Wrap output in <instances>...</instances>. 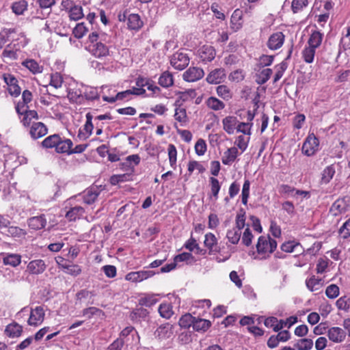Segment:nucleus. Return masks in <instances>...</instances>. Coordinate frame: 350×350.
<instances>
[{
  "instance_id": "1",
  "label": "nucleus",
  "mask_w": 350,
  "mask_h": 350,
  "mask_svg": "<svg viewBox=\"0 0 350 350\" xmlns=\"http://www.w3.org/2000/svg\"><path fill=\"white\" fill-rule=\"evenodd\" d=\"M87 50L91 55L97 58H103L109 55V47L101 42L99 34L94 31L88 36Z\"/></svg>"
},
{
  "instance_id": "2",
  "label": "nucleus",
  "mask_w": 350,
  "mask_h": 350,
  "mask_svg": "<svg viewBox=\"0 0 350 350\" xmlns=\"http://www.w3.org/2000/svg\"><path fill=\"white\" fill-rule=\"evenodd\" d=\"M23 315H29L27 324L29 326L38 327L40 325L44 320L45 311L41 306H36L34 308L28 306L23 308L17 314L16 317H19Z\"/></svg>"
},
{
  "instance_id": "3",
  "label": "nucleus",
  "mask_w": 350,
  "mask_h": 350,
  "mask_svg": "<svg viewBox=\"0 0 350 350\" xmlns=\"http://www.w3.org/2000/svg\"><path fill=\"white\" fill-rule=\"evenodd\" d=\"M277 241L269 236H260L256 244V250L258 254L269 256L277 247Z\"/></svg>"
},
{
  "instance_id": "4",
  "label": "nucleus",
  "mask_w": 350,
  "mask_h": 350,
  "mask_svg": "<svg viewBox=\"0 0 350 350\" xmlns=\"http://www.w3.org/2000/svg\"><path fill=\"white\" fill-rule=\"evenodd\" d=\"M319 146V139L314 133H310L303 144L301 150L305 155L310 157L318 151Z\"/></svg>"
},
{
  "instance_id": "5",
  "label": "nucleus",
  "mask_w": 350,
  "mask_h": 350,
  "mask_svg": "<svg viewBox=\"0 0 350 350\" xmlns=\"http://www.w3.org/2000/svg\"><path fill=\"white\" fill-rule=\"evenodd\" d=\"M190 59L187 53L183 51L174 53L170 57V64L176 70H183L189 64Z\"/></svg>"
},
{
  "instance_id": "6",
  "label": "nucleus",
  "mask_w": 350,
  "mask_h": 350,
  "mask_svg": "<svg viewBox=\"0 0 350 350\" xmlns=\"http://www.w3.org/2000/svg\"><path fill=\"white\" fill-rule=\"evenodd\" d=\"M3 79L8 85V90L12 96L17 97L21 94V88L18 85V80L12 75L5 73Z\"/></svg>"
},
{
  "instance_id": "7",
  "label": "nucleus",
  "mask_w": 350,
  "mask_h": 350,
  "mask_svg": "<svg viewBox=\"0 0 350 350\" xmlns=\"http://www.w3.org/2000/svg\"><path fill=\"white\" fill-rule=\"evenodd\" d=\"M154 274L155 272L153 271L141 270L138 271H132L126 275L125 279L132 282H140L152 277Z\"/></svg>"
},
{
  "instance_id": "8",
  "label": "nucleus",
  "mask_w": 350,
  "mask_h": 350,
  "mask_svg": "<svg viewBox=\"0 0 350 350\" xmlns=\"http://www.w3.org/2000/svg\"><path fill=\"white\" fill-rule=\"evenodd\" d=\"M204 75L203 69L198 67H190L183 75L185 81L194 82L201 79Z\"/></svg>"
},
{
  "instance_id": "9",
  "label": "nucleus",
  "mask_w": 350,
  "mask_h": 350,
  "mask_svg": "<svg viewBox=\"0 0 350 350\" xmlns=\"http://www.w3.org/2000/svg\"><path fill=\"white\" fill-rule=\"evenodd\" d=\"M198 54L200 60L206 63L215 59L216 51L214 47L211 45H203L198 49Z\"/></svg>"
},
{
  "instance_id": "10",
  "label": "nucleus",
  "mask_w": 350,
  "mask_h": 350,
  "mask_svg": "<svg viewBox=\"0 0 350 350\" xmlns=\"http://www.w3.org/2000/svg\"><path fill=\"white\" fill-rule=\"evenodd\" d=\"M226 77V72L224 68H215L211 71L206 77V81L210 84H219Z\"/></svg>"
},
{
  "instance_id": "11",
  "label": "nucleus",
  "mask_w": 350,
  "mask_h": 350,
  "mask_svg": "<svg viewBox=\"0 0 350 350\" xmlns=\"http://www.w3.org/2000/svg\"><path fill=\"white\" fill-rule=\"evenodd\" d=\"M83 85H76L70 88L68 91V98L70 102L77 104L83 103Z\"/></svg>"
},
{
  "instance_id": "12",
  "label": "nucleus",
  "mask_w": 350,
  "mask_h": 350,
  "mask_svg": "<svg viewBox=\"0 0 350 350\" xmlns=\"http://www.w3.org/2000/svg\"><path fill=\"white\" fill-rule=\"evenodd\" d=\"M284 35L282 32L278 31L271 34L267 42V46L271 50H277L284 44Z\"/></svg>"
},
{
  "instance_id": "13",
  "label": "nucleus",
  "mask_w": 350,
  "mask_h": 350,
  "mask_svg": "<svg viewBox=\"0 0 350 350\" xmlns=\"http://www.w3.org/2000/svg\"><path fill=\"white\" fill-rule=\"evenodd\" d=\"M327 336L334 342H341L346 337V332L340 327H332L327 331Z\"/></svg>"
},
{
  "instance_id": "14",
  "label": "nucleus",
  "mask_w": 350,
  "mask_h": 350,
  "mask_svg": "<svg viewBox=\"0 0 350 350\" xmlns=\"http://www.w3.org/2000/svg\"><path fill=\"white\" fill-rule=\"evenodd\" d=\"M46 126L40 122H33L30 128L29 134L36 139L44 136L47 133Z\"/></svg>"
},
{
  "instance_id": "15",
  "label": "nucleus",
  "mask_w": 350,
  "mask_h": 350,
  "mask_svg": "<svg viewBox=\"0 0 350 350\" xmlns=\"http://www.w3.org/2000/svg\"><path fill=\"white\" fill-rule=\"evenodd\" d=\"M173 334V325L169 323L161 325L154 332V336L159 339L170 338Z\"/></svg>"
},
{
  "instance_id": "16",
  "label": "nucleus",
  "mask_w": 350,
  "mask_h": 350,
  "mask_svg": "<svg viewBox=\"0 0 350 350\" xmlns=\"http://www.w3.org/2000/svg\"><path fill=\"white\" fill-rule=\"evenodd\" d=\"M131 98L132 92L129 90L118 92L115 96H108L105 94L102 96L103 100L109 103H113L117 100H129Z\"/></svg>"
},
{
  "instance_id": "17",
  "label": "nucleus",
  "mask_w": 350,
  "mask_h": 350,
  "mask_svg": "<svg viewBox=\"0 0 350 350\" xmlns=\"http://www.w3.org/2000/svg\"><path fill=\"white\" fill-rule=\"evenodd\" d=\"M336 174V166L334 164L325 167L321 174L320 184L327 185L332 180Z\"/></svg>"
},
{
  "instance_id": "18",
  "label": "nucleus",
  "mask_w": 350,
  "mask_h": 350,
  "mask_svg": "<svg viewBox=\"0 0 350 350\" xmlns=\"http://www.w3.org/2000/svg\"><path fill=\"white\" fill-rule=\"evenodd\" d=\"M45 269V262L41 259L31 260L27 267V271L31 274H40L44 272Z\"/></svg>"
},
{
  "instance_id": "19",
  "label": "nucleus",
  "mask_w": 350,
  "mask_h": 350,
  "mask_svg": "<svg viewBox=\"0 0 350 350\" xmlns=\"http://www.w3.org/2000/svg\"><path fill=\"white\" fill-rule=\"evenodd\" d=\"M241 154L237 147H231L224 152L221 161L223 164L230 165L234 163L239 155Z\"/></svg>"
},
{
  "instance_id": "20",
  "label": "nucleus",
  "mask_w": 350,
  "mask_h": 350,
  "mask_svg": "<svg viewBox=\"0 0 350 350\" xmlns=\"http://www.w3.org/2000/svg\"><path fill=\"white\" fill-rule=\"evenodd\" d=\"M306 285L307 288L311 292L319 291L323 286L324 280L322 278H319L312 275L306 278Z\"/></svg>"
},
{
  "instance_id": "21",
  "label": "nucleus",
  "mask_w": 350,
  "mask_h": 350,
  "mask_svg": "<svg viewBox=\"0 0 350 350\" xmlns=\"http://www.w3.org/2000/svg\"><path fill=\"white\" fill-rule=\"evenodd\" d=\"M27 223L30 228L38 230L44 228L46 226L47 221L44 215H42L29 218Z\"/></svg>"
},
{
  "instance_id": "22",
  "label": "nucleus",
  "mask_w": 350,
  "mask_h": 350,
  "mask_svg": "<svg viewBox=\"0 0 350 350\" xmlns=\"http://www.w3.org/2000/svg\"><path fill=\"white\" fill-rule=\"evenodd\" d=\"M23 332V327L16 322L8 324L5 329V334L9 338H18Z\"/></svg>"
},
{
  "instance_id": "23",
  "label": "nucleus",
  "mask_w": 350,
  "mask_h": 350,
  "mask_svg": "<svg viewBox=\"0 0 350 350\" xmlns=\"http://www.w3.org/2000/svg\"><path fill=\"white\" fill-rule=\"evenodd\" d=\"M144 23L137 14H129L127 18V26L131 30L138 31L143 27Z\"/></svg>"
},
{
  "instance_id": "24",
  "label": "nucleus",
  "mask_w": 350,
  "mask_h": 350,
  "mask_svg": "<svg viewBox=\"0 0 350 350\" xmlns=\"http://www.w3.org/2000/svg\"><path fill=\"white\" fill-rule=\"evenodd\" d=\"M224 130L229 135H232L237 129L238 120L236 117L228 116L222 120Z\"/></svg>"
},
{
  "instance_id": "25",
  "label": "nucleus",
  "mask_w": 350,
  "mask_h": 350,
  "mask_svg": "<svg viewBox=\"0 0 350 350\" xmlns=\"http://www.w3.org/2000/svg\"><path fill=\"white\" fill-rule=\"evenodd\" d=\"M211 193L208 195L209 200L215 202L219 198V193L221 189V184L219 180L214 177L209 178Z\"/></svg>"
},
{
  "instance_id": "26",
  "label": "nucleus",
  "mask_w": 350,
  "mask_h": 350,
  "mask_svg": "<svg viewBox=\"0 0 350 350\" xmlns=\"http://www.w3.org/2000/svg\"><path fill=\"white\" fill-rule=\"evenodd\" d=\"M231 28L234 31H237L243 26V12L239 9H236L230 18Z\"/></svg>"
},
{
  "instance_id": "27",
  "label": "nucleus",
  "mask_w": 350,
  "mask_h": 350,
  "mask_svg": "<svg viewBox=\"0 0 350 350\" xmlns=\"http://www.w3.org/2000/svg\"><path fill=\"white\" fill-rule=\"evenodd\" d=\"M100 193L97 187H91L84 191L83 198V202L87 204H91L94 202Z\"/></svg>"
},
{
  "instance_id": "28",
  "label": "nucleus",
  "mask_w": 350,
  "mask_h": 350,
  "mask_svg": "<svg viewBox=\"0 0 350 350\" xmlns=\"http://www.w3.org/2000/svg\"><path fill=\"white\" fill-rule=\"evenodd\" d=\"M211 325L209 320L195 317L193 329L196 332L204 333L211 327Z\"/></svg>"
},
{
  "instance_id": "29",
  "label": "nucleus",
  "mask_w": 350,
  "mask_h": 350,
  "mask_svg": "<svg viewBox=\"0 0 350 350\" xmlns=\"http://www.w3.org/2000/svg\"><path fill=\"white\" fill-rule=\"evenodd\" d=\"M72 142L70 139L62 138L59 136V142L57 145L55 151L58 153H66L70 154Z\"/></svg>"
},
{
  "instance_id": "30",
  "label": "nucleus",
  "mask_w": 350,
  "mask_h": 350,
  "mask_svg": "<svg viewBox=\"0 0 350 350\" xmlns=\"http://www.w3.org/2000/svg\"><path fill=\"white\" fill-rule=\"evenodd\" d=\"M85 212L84 208L81 206H75L70 208L66 214L68 220L72 221L81 218Z\"/></svg>"
},
{
  "instance_id": "31",
  "label": "nucleus",
  "mask_w": 350,
  "mask_h": 350,
  "mask_svg": "<svg viewBox=\"0 0 350 350\" xmlns=\"http://www.w3.org/2000/svg\"><path fill=\"white\" fill-rule=\"evenodd\" d=\"M158 301L159 299L155 294H144L139 298L138 303L142 306L151 307L156 304Z\"/></svg>"
},
{
  "instance_id": "32",
  "label": "nucleus",
  "mask_w": 350,
  "mask_h": 350,
  "mask_svg": "<svg viewBox=\"0 0 350 350\" xmlns=\"http://www.w3.org/2000/svg\"><path fill=\"white\" fill-rule=\"evenodd\" d=\"M158 83L163 88H168L174 85L173 75L169 71H164L158 79Z\"/></svg>"
},
{
  "instance_id": "33",
  "label": "nucleus",
  "mask_w": 350,
  "mask_h": 350,
  "mask_svg": "<svg viewBox=\"0 0 350 350\" xmlns=\"http://www.w3.org/2000/svg\"><path fill=\"white\" fill-rule=\"evenodd\" d=\"M83 103L85 100H93L99 98V94L97 88L85 86L83 85Z\"/></svg>"
},
{
  "instance_id": "34",
  "label": "nucleus",
  "mask_w": 350,
  "mask_h": 350,
  "mask_svg": "<svg viewBox=\"0 0 350 350\" xmlns=\"http://www.w3.org/2000/svg\"><path fill=\"white\" fill-rule=\"evenodd\" d=\"M22 65L33 74L41 73L43 70V67L40 66L39 64L33 59H27L23 61Z\"/></svg>"
},
{
  "instance_id": "35",
  "label": "nucleus",
  "mask_w": 350,
  "mask_h": 350,
  "mask_svg": "<svg viewBox=\"0 0 350 350\" xmlns=\"http://www.w3.org/2000/svg\"><path fill=\"white\" fill-rule=\"evenodd\" d=\"M206 106L213 111H220L225 108L224 103L215 96H211L205 101Z\"/></svg>"
},
{
  "instance_id": "36",
  "label": "nucleus",
  "mask_w": 350,
  "mask_h": 350,
  "mask_svg": "<svg viewBox=\"0 0 350 350\" xmlns=\"http://www.w3.org/2000/svg\"><path fill=\"white\" fill-rule=\"evenodd\" d=\"M323 38V33H321L319 31H314L310 34L308 41V45L312 48L317 49L321 44Z\"/></svg>"
},
{
  "instance_id": "37",
  "label": "nucleus",
  "mask_w": 350,
  "mask_h": 350,
  "mask_svg": "<svg viewBox=\"0 0 350 350\" xmlns=\"http://www.w3.org/2000/svg\"><path fill=\"white\" fill-rule=\"evenodd\" d=\"M298 248H300L301 250H299V252H301L302 250V247L301 244L299 242H297L295 241H288L283 243L281 246L280 249L285 252L287 253H291L293 252H295L297 250Z\"/></svg>"
},
{
  "instance_id": "38",
  "label": "nucleus",
  "mask_w": 350,
  "mask_h": 350,
  "mask_svg": "<svg viewBox=\"0 0 350 350\" xmlns=\"http://www.w3.org/2000/svg\"><path fill=\"white\" fill-rule=\"evenodd\" d=\"M59 142V135L54 134L46 137L42 142V145L45 148H56Z\"/></svg>"
},
{
  "instance_id": "39",
  "label": "nucleus",
  "mask_w": 350,
  "mask_h": 350,
  "mask_svg": "<svg viewBox=\"0 0 350 350\" xmlns=\"http://www.w3.org/2000/svg\"><path fill=\"white\" fill-rule=\"evenodd\" d=\"M336 306L339 310L350 312V297L346 295L337 299Z\"/></svg>"
},
{
  "instance_id": "40",
  "label": "nucleus",
  "mask_w": 350,
  "mask_h": 350,
  "mask_svg": "<svg viewBox=\"0 0 350 350\" xmlns=\"http://www.w3.org/2000/svg\"><path fill=\"white\" fill-rule=\"evenodd\" d=\"M241 236V231L234 228L228 230L226 233V237L228 241L233 245H236L239 242Z\"/></svg>"
},
{
  "instance_id": "41",
  "label": "nucleus",
  "mask_w": 350,
  "mask_h": 350,
  "mask_svg": "<svg viewBox=\"0 0 350 350\" xmlns=\"http://www.w3.org/2000/svg\"><path fill=\"white\" fill-rule=\"evenodd\" d=\"M216 92L217 95L225 100H229L232 97L230 89L226 85H218Z\"/></svg>"
},
{
  "instance_id": "42",
  "label": "nucleus",
  "mask_w": 350,
  "mask_h": 350,
  "mask_svg": "<svg viewBox=\"0 0 350 350\" xmlns=\"http://www.w3.org/2000/svg\"><path fill=\"white\" fill-rule=\"evenodd\" d=\"M21 262V256L17 254H8L3 258V263L16 267Z\"/></svg>"
},
{
  "instance_id": "43",
  "label": "nucleus",
  "mask_w": 350,
  "mask_h": 350,
  "mask_svg": "<svg viewBox=\"0 0 350 350\" xmlns=\"http://www.w3.org/2000/svg\"><path fill=\"white\" fill-rule=\"evenodd\" d=\"M158 311L161 317L166 319H170L173 314L172 306L170 304L163 303L160 304Z\"/></svg>"
},
{
  "instance_id": "44",
  "label": "nucleus",
  "mask_w": 350,
  "mask_h": 350,
  "mask_svg": "<svg viewBox=\"0 0 350 350\" xmlns=\"http://www.w3.org/2000/svg\"><path fill=\"white\" fill-rule=\"evenodd\" d=\"M7 234L14 238H23L26 235V231L18 226H8Z\"/></svg>"
},
{
  "instance_id": "45",
  "label": "nucleus",
  "mask_w": 350,
  "mask_h": 350,
  "mask_svg": "<svg viewBox=\"0 0 350 350\" xmlns=\"http://www.w3.org/2000/svg\"><path fill=\"white\" fill-rule=\"evenodd\" d=\"M264 325L268 327L271 328L275 332L281 330V326L280 325V320L275 317H269L265 319Z\"/></svg>"
},
{
  "instance_id": "46",
  "label": "nucleus",
  "mask_w": 350,
  "mask_h": 350,
  "mask_svg": "<svg viewBox=\"0 0 350 350\" xmlns=\"http://www.w3.org/2000/svg\"><path fill=\"white\" fill-rule=\"evenodd\" d=\"M315 48H312V46H308L304 48L302 51V57L304 60L308 64L313 62L314 55L316 53Z\"/></svg>"
},
{
  "instance_id": "47",
  "label": "nucleus",
  "mask_w": 350,
  "mask_h": 350,
  "mask_svg": "<svg viewBox=\"0 0 350 350\" xmlns=\"http://www.w3.org/2000/svg\"><path fill=\"white\" fill-rule=\"evenodd\" d=\"M250 139V136L245 137L243 135H239L234 142V144L237 146V148H239L242 154L245 152L248 146V144Z\"/></svg>"
},
{
  "instance_id": "48",
  "label": "nucleus",
  "mask_w": 350,
  "mask_h": 350,
  "mask_svg": "<svg viewBox=\"0 0 350 350\" xmlns=\"http://www.w3.org/2000/svg\"><path fill=\"white\" fill-rule=\"evenodd\" d=\"M195 321V317H193L191 314H185L183 315L178 321L179 325L183 328H189L191 326L193 327V321Z\"/></svg>"
},
{
  "instance_id": "49",
  "label": "nucleus",
  "mask_w": 350,
  "mask_h": 350,
  "mask_svg": "<svg viewBox=\"0 0 350 350\" xmlns=\"http://www.w3.org/2000/svg\"><path fill=\"white\" fill-rule=\"evenodd\" d=\"M27 2L25 0H21L12 3V10L14 13L17 15L23 14V12L27 9Z\"/></svg>"
},
{
  "instance_id": "50",
  "label": "nucleus",
  "mask_w": 350,
  "mask_h": 350,
  "mask_svg": "<svg viewBox=\"0 0 350 350\" xmlns=\"http://www.w3.org/2000/svg\"><path fill=\"white\" fill-rule=\"evenodd\" d=\"M308 5V0H293L291 10L294 14H296L301 12Z\"/></svg>"
},
{
  "instance_id": "51",
  "label": "nucleus",
  "mask_w": 350,
  "mask_h": 350,
  "mask_svg": "<svg viewBox=\"0 0 350 350\" xmlns=\"http://www.w3.org/2000/svg\"><path fill=\"white\" fill-rule=\"evenodd\" d=\"M84 14L81 6L74 5L69 11V17L70 20L78 21L83 17Z\"/></svg>"
},
{
  "instance_id": "52",
  "label": "nucleus",
  "mask_w": 350,
  "mask_h": 350,
  "mask_svg": "<svg viewBox=\"0 0 350 350\" xmlns=\"http://www.w3.org/2000/svg\"><path fill=\"white\" fill-rule=\"evenodd\" d=\"M332 262L328 258H320L318 260L316 271L319 274H323L327 271L329 264Z\"/></svg>"
},
{
  "instance_id": "53",
  "label": "nucleus",
  "mask_w": 350,
  "mask_h": 350,
  "mask_svg": "<svg viewBox=\"0 0 350 350\" xmlns=\"http://www.w3.org/2000/svg\"><path fill=\"white\" fill-rule=\"evenodd\" d=\"M253 124V123H246L245 122H239L236 131L237 133H241L245 135L250 136Z\"/></svg>"
},
{
  "instance_id": "54",
  "label": "nucleus",
  "mask_w": 350,
  "mask_h": 350,
  "mask_svg": "<svg viewBox=\"0 0 350 350\" xmlns=\"http://www.w3.org/2000/svg\"><path fill=\"white\" fill-rule=\"evenodd\" d=\"M22 115L23 116V118L21 122H23V124L25 126H29L32 119H38V113L35 110H28Z\"/></svg>"
},
{
  "instance_id": "55",
  "label": "nucleus",
  "mask_w": 350,
  "mask_h": 350,
  "mask_svg": "<svg viewBox=\"0 0 350 350\" xmlns=\"http://www.w3.org/2000/svg\"><path fill=\"white\" fill-rule=\"evenodd\" d=\"M273 72L271 68L263 69L257 76L256 82L259 85L265 83L271 77Z\"/></svg>"
},
{
  "instance_id": "56",
  "label": "nucleus",
  "mask_w": 350,
  "mask_h": 350,
  "mask_svg": "<svg viewBox=\"0 0 350 350\" xmlns=\"http://www.w3.org/2000/svg\"><path fill=\"white\" fill-rule=\"evenodd\" d=\"M187 167V170L189 175H191L194 172V170H197L199 174H202L206 170L202 164L197 161H190Z\"/></svg>"
},
{
  "instance_id": "57",
  "label": "nucleus",
  "mask_w": 350,
  "mask_h": 350,
  "mask_svg": "<svg viewBox=\"0 0 350 350\" xmlns=\"http://www.w3.org/2000/svg\"><path fill=\"white\" fill-rule=\"evenodd\" d=\"M63 271L72 276H77L81 273V268L78 265L68 263L66 267H64Z\"/></svg>"
},
{
  "instance_id": "58",
  "label": "nucleus",
  "mask_w": 350,
  "mask_h": 350,
  "mask_svg": "<svg viewBox=\"0 0 350 350\" xmlns=\"http://www.w3.org/2000/svg\"><path fill=\"white\" fill-rule=\"evenodd\" d=\"M274 59V55H262L258 59L256 66L260 69L265 66H268L272 64Z\"/></svg>"
},
{
  "instance_id": "59",
  "label": "nucleus",
  "mask_w": 350,
  "mask_h": 350,
  "mask_svg": "<svg viewBox=\"0 0 350 350\" xmlns=\"http://www.w3.org/2000/svg\"><path fill=\"white\" fill-rule=\"evenodd\" d=\"M250 182L249 180L246 179L244 181L243 185L242 191H241V202L243 204L247 205L248 202V198L250 196Z\"/></svg>"
},
{
  "instance_id": "60",
  "label": "nucleus",
  "mask_w": 350,
  "mask_h": 350,
  "mask_svg": "<svg viewBox=\"0 0 350 350\" xmlns=\"http://www.w3.org/2000/svg\"><path fill=\"white\" fill-rule=\"evenodd\" d=\"M345 211V203L342 200H336L335 201L331 208H330V212L334 215H338L342 213H344Z\"/></svg>"
},
{
  "instance_id": "61",
  "label": "nucleus",
  "mask_w": 350,
  "mask_h": 350,
  "mask_svg": "<svg viewBox=\"0 0 350 350\" xmlns=\"http://www.w3.org/2000/svg\"><path fill=\"white\" fill-rule=\"evenodd\" d=\"M245 212L241 210L236 216L235 226L234 228L241 231V230L245 226Z\"/></svg>"
},
{
  "instance_id": "62",
  "label": "nucleus",
  "mask_w": 350,
  "mask_h": 350,
  "mask_svg": "<svg viewBox=\"0 0 350 350\" xmlns=\"http://www.w3.org/2000/svg\"><path fill=\"white\" fill-rule=\"evenodd\" d=\"M217 241V239L213 233L208 232L205 234L204 243L208 250L211 251L214 250V247L216 245Z\"/></svg>"
},
{
  "instance_id": "63",
  "label": "nucleus",
  "mask_w": 350,
  "mask_h": 350,
  "mask_svg": "<svg viewBox=\"0 0 350 350\" xmlns=\"http://www.w3.org/2000/svg\"><path fill=\"white\" fill-rule=\"evenodd\" d=\"M88 32V27L84 23H78L73 29V34L75 38L79 39L83 38Z\"/></svg>"
},
{
  "instance_id": "64",
  "label": "nucleus",
  "mask_w": 350,
  "mask_h": 350,
  "mask_svg": "<svg viewBox=\"0 0 350 350\" xmlns=\"http://www.w3.org/2000/svg\"><path fill=\"white\" fill-rule=\"evenodd\" d=\"M313 347V341L312 339L303 338L299 340L297 344L298 350H310Z\"/></svg>"
}]
</instances>
